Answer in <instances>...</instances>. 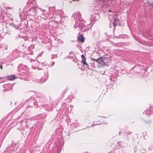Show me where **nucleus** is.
<instances>
[{
	"label": "nucleus",
	"mask_w": 153,
	"mask_h": 153,
	"mask_svg": "<svg viewBox=\"0 0 153 153\" xmlns=\"http://www.w3.org/2000/svg\"><path fill=\"white\" fill-rule=\"evenodd\" d=\"M78 40L80 41L82 43H83L84 41V39L82 35H79L78 36Z\"/></svg>",
	"instance_id": "obj_3"
},
{
	"label": "nucleus",
	"mask_w": 153,
	"mask_h": 153,
	"mask_svg": "<svg viewBox=\"0 0 153 153\" xmlns=\"http://www.w3.org/2000/svg\"><path fill=\"white\" fill-rule=\"evenodd\" d=\"M0 67L1 69H2V68H3L2 66L1 65H0Z\"/></svg>",
	"instance_id": "obj_8"
},
{
	"label": "nucleus",
	"mask_w": 153,
	"mask_h": 153,
	"mask_svg": "<svg viewBox=\"0 0 153 153\" xmlns=\"http://www.w3.org/2000/svg\"><path fill=\"white\" fill-rule=\"evenodd\" d=\"M119 21L116 19H115L113 23V25L114 27H115L117 25V23H118Z\"/></svg>",
	"instance_id": "obj_5"
},
{
	"label": "nucleus",
	"mask_w": 153,
	"mask_h": 153,
	"mask_svg": "<svg viewBox=\"0 0 153 153\" xmlns=\"http://www.w3.org/2000/svg\"><path fill=\"white\" fill-rule=\"evenodd\" d=\"M109 12H111V10H109Z\"/></svg>",
	"instance_id": "obj_9"
},
{
	"label": "nucleus",
	"mask_w": 153,
	"mask_h": 153,
	"mask_svg": "<svg viewBox=\"0 0 153 153\" xmlns=\"http://www.w3.org/2000/svg\"><path fill=\"white\" fill-rule=\"evenodd\" d=\"M109 59V57H101L98 58L97 63L99 67H102L105 66Z\"/></svg>",
	"instance_id": "obj_1"
},
{
	"label": "nucleus",
	"mask_w": 153,
	"mask_h": 153,
	"mask_svg": "<svg viewBox=\"0 0 153 153\" xmlns=\"http://www.w3.org/2000/svg\"><path fill=\"white\" fill-rule=\"evenodd\" d=\"M5 77H0V80L1 79H5Z\"/></svg>",
	"instance_id": "obj_7"
},
{
	"label": "nucleus",
	"mask_w": 153,
	"mask_h": 153,
	"mask_svg": "<svg viewBox=\"0 0 153 153\" xmlns=\"http://www.w3.org/2000/svg\"><path fill=\"white\" fill-rule=\"evenodd\" d=\"M91 59L94 61H95L97 62L98 60V58H97V59H95L94 58H91Z\"/></svg>",
	"instance_id": "obj_6"
},
{
	"label": "nucleus",
	"mask_w": 153,
	"mask_h": 153,
	"mask_svg": "<svg viewBox=\"0 0 153 153\" xmlns=\"http://www.w3.org/2000/svg\"><path fill=\"white\" fill-rule=\"evenodd\" d=\"M16 78L15 76L13 75L7 77V79L9 80H14Z\"/></svg>",
	"instance_id": "obj_4"
},
{
	"label": "nucleus",
	"mask_w": 153,
	"mask_h": 153,
	"mask_svg": "<svg viewBox=\"0 0 153 153\" xmlns=\"http://www.w3.org/2000/svg\"><path fill=\"white\" fill-rule=\"evenodd\" d=\"M81 56L82 57V61L83 65H86L87 67H88L89 65L86 62V58H85L83 54Z\"/></svg>",
	"instance_id": "obj_2"
}]
</instances>
